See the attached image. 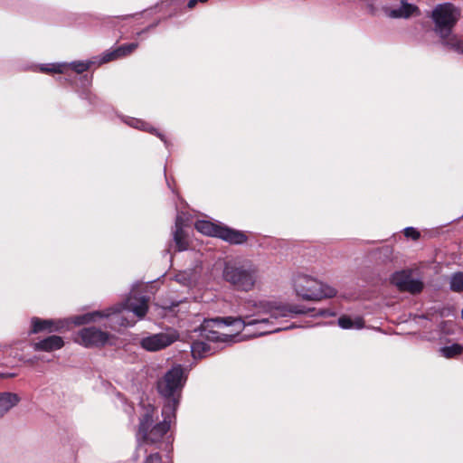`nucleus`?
Here are the masks:
<instances>
[{
  "mask_svg": "<svg viewBox=\"0 0 463 463\" xmlns=\"http://www.w3.org/2000/svg\"><path fill=\"white\" fill-rule=\"evenodd\" d=\"M254 307H257L258 311H260V307H258V305H257V304H254Z\"/></svg>",
  "mask_w": 463,
  "mask_h": 463,
  "instance_id": "obj_33",
  "label": "nucleus"
},
{
  "mask_svg": "<svg viewBox=\"0 0 463 463\" xmlns=\"http://www.w3.org/2000/svg\"><path fill=\"white\" fill-rule=\"evenodd\" d=\"M266 332H260V333H255L254 335H264Z\"/></svg>",
  "mask_w": 463,
  "mask_h": 463,
  "instance_id": "obj_30",
  "label": "nucleus"
},
{
  "mask_svg": "<svg viewBox=\"0 0 463 463\" xmlns=\"http://www.w3.org/2000/svg\"><path fill=\"white\" fill-rule=\"evenodd\" d=\"M450 289H463V272H456L450 279Z\"/></svg>",
  "mask_w": 463,
  "mask_h": 463,
  "instance_id": "obj_23",
  "label": "nucleus"
},
{
  "mask_svg": "<svg viewBox=\"0 0 463 463\" xmlns=\"http://www.w3.org/2000/svg\"><path fill=\"white\" fill-rule=\"evenodd\" d=\"M152 131H155L154 128H151V129H149V132H152Z\"/></svg>",
  "mask_w": 463,
  "mask_h": 463,
  "instance_id": "obj_39",
  "label": "nucleus"
},
{
  "mask_svg": "<svg viewBox=\"0 0 463 463\" xmlns=\"http://www.w3.org/2000/svg\"><path fill=\"white\" fill-rule=\"evenodd\" d=\"M92 64L91 61H73L71 64H52L50 68H43V71L64 73L67 67H71L75 72L80 74L88 71Z\"/></svg>",
  "mask_w": 463,
  "mask_h": 463,
  "instance_id": "obj_14",
  "label": "nucleus"
},
{
  "mask_svg": "<svg viewBox=\"0 0 463 463\" xmlns=\"http://www.w3.org/2000/svg\"><path fill=\"white\" fill-rule=\"evenodd\" d=\"M267 319H261L259 320H249L245 321L242 320L241 317L239 318H232V317H225V318H215L210 321H207L205 323V326H210L211 323L217 326L218 328H222L224 326H233L234 329L232 330L233 333H239L241 330H244L246 326L256 325L258 323L263 324L266 323Z\"/></svg>",
  "mask_w": 463,
  "mask_h": 463,
  "instance_id": "obj_10",
  "label": "nucleus"
},
{
  "mask_svg": "<svg viewBox=\"0 0 463 463\" xmlns=\"http://www.w3.org/2000/svg\"><path fill=\"white\" fill-rule=\"evenodd\" d=\"M338 325L343 329H351V328H362L364 326V321L362 318L358 317L354 321L352 320L348 317H341L338 319Z\"/></svg>",
  "mask_w": 463,
  "mask_h": 463,
  "instance_id": "obj_20",
  "label": "nucleus"
},
{
  "mask_svg": "<svg viewBox=\"0 0 463 463\" xmlns=\"http://www.w3.org/2000/svg\"><path fill=\"white\" fill-rule=\"evenodd\" d=\"M462 318H463V308H462Z\"/></svg>",
  "mask_w": 463,
  "mask_h": 463,
  "instance_id": "obj_41",
  "label": "nucleus"
},
{
  "mask_svg": "<svg viewBox=\"0 0 463 463\" xmlns=\"http://www.w3.org/2000/svg\"><path fill=\"white\" fill-rule=\"evenodd\" d=\"M391 283L398 289H423L424 284L420 279L412 278L411 269L396 271L392 275Z\"/></svg>",
  "mask_w": 463,
  "mask_h": 463,
  "instance_id": "obj_9",
  "label": "nucleus"
},
{
  "mask_svg": "<svg viewBox=\"0 0 463 463\" xmlns=\"http://www.w3.org/2000/svg\"><path fill=\"white\" fill-rule=\"evenodd\" d=\"M64 341L59 335H51L33 345L34 351L53 352L62 348Z\"/></svg>",
  "mask_w": 463,
  "mask_h": 463,
  "instance_id": "obj_13",
  "label": "nucleus"
},
{
  "mask_svg": "<svg viewBox=\"0 0 463 463\" xmlns=\"http://www.w3.org/2000/svg\"><path fill=\"white\" fill-rule=\"evenodd\" d=\"M121 58L119 55V52H118V47L112 51H108L105 53H103L101 57V63H107L112 61H115L117 59Z\"/></svg>",
  "mask_w": 463,
  "mask_h": 463,
  "instance_id": "obj_24",
  "label": "nucleus"
},
{
  "mask_svg": "<svg viewBox=\"0 0 463 463\" xmlns=\"http://www.w3.org/2000/svg\"><path fill=\"white\" fill-rule=\"evenodd\" d=\"M207 350H208V346L203 342H195L192 345V353L194 357L197 355H199V356L202 355Z\"/></svg>",
  "mask_w": 463,
  "mask_h": 463,
  "instance_id": "obj_26",
  "label": "nucleus"
},
{
  "mask_svg": "<svg viewBox=\"0 0 463 463\" xmlns=\"http://www.w3.org/2000/svg\"><path fill=\"white\" fill-rule=\"evenodd\" d=\"M419 7L415 5L402 2L401 7L392 9L390 16L392 18H409L414 14H419Z\"/></svg>",
  "mask_w": 463,
  "mask_h": 463,
  "instance_id": "obj_18",
  "label": "nucleus"
},
{
  "mask_svg": "<svg viewBox=\"0 0 463 463\" xmlns=\"http://www.w3.org/2000/svg\"><path fill=\"white\" fill-rule=\"evenodd\" d=\"M178 338L176 332L159 333L140 340V346L148 352H156L173 344Z\"/></svg>",
  "mask_w": 463,
  "mask_h": 463,
  "instance_id": "obj_8",
  "label": "nucleus"
},
{
  "mask_svg": "<svg viewBox=\"0 0 463 463\" xmlns=\"http://www.w3.org/2000/svg\"><path fill=\"white\" fill-rule=\"evenodd\" d=\"M197 1H198V3H199V2H200V3H206L208 0H197Z\"/></svg>",
  "mask_w": 463,
  "mask_h": 463,
  "instance_id": "obj_34",
  "label": "nucleus"
},
{
  "mask_svg": "<svg viewBox=\"0 0 463 463\" xmlns=\"http://www.w3.org/2000/svg\"><path fill=\"white\" fill-rule=\"evenodd\" d=\"M402 232L407 239L412 240L414 241H419L420 238V232L414 227H407L403 230Z\"/></svg>",
  "mask_w": 463,
  "mask_h": 463,
  "instance_id": "obj_25",
  "label": "nucleus"
},
{
  "mask_svg": "<svg viewBox=\"0 0 463 463\" xmlns=\"http://www.w3.org/2000/svg\"><path fill=\"white\" fill-rule=\"evenodd\" d=\"M434 24V32L443 46L463 54V40L452 32L461 17V10L451 3L437 5L430 15Z\"/></svg>",
  "mask_w": 463,
  "mask_h": 463,
  "instance_id": "obj_2",
  "label": "nucleus"
},
{
  "mask_svg": "<svg viewBox=\"0 0 463 463\" xmlns=\"http://www.w3.org/2000/svg\"><path fill=\"white\" fill-rule=\"evenodd\" d=\"M161 462H162V459L158 453L149 455L145 460V463H161Z\"/></svg>",
  "mask_w": 463,
  "mask_h": 463,
  "instance_id": "obj_27",
  "label": "nucleus"
},
{
  "mask_svg": "<svg viewBox=\"0 0 463 463\" xmlns=\"http://www.w3.org/2000/svg\"><path fill=\"white\" fill-rule=\"evenodd\" d=\"M223 277L234 286L252 287L254 284L253 270L244 266L227 264L223 270Z\"/></svg>",
  "mask_w": 463,
  "mask_h": 463,
  "instance_id": "obj_7",
  "label": "nucleus"
},
{
  "mask_svg": "<svg viewBox=\"0 0 463 463\" xmlns=\"http://www.w3.org/2000/svg\"><path fill=\"white\" fill-rule=\"evenodd\" d=\"M299 279H303V280H307V277H306V276L300 277Z\"/></svg>",
  "mask_w": 463,
  "mask_h": 463,
  "instance_id": "obj_31",
  "label": "nucleus"
},
{
  "mask_svg": "<svg viewBox=\"0 0 463 463\" xmlns=\"http://www.w3.org/2000/svg\"><path fill=\"white\" fill-rule=\"evenodd\" d=\"M14 375H15L14 373H11V374H9L8 376L13 377V376H14Z\"/></svg>",
  "mask_w": 463,
  "mask_h": 463,
  "instance_id": "obj_40",
  "label": "nucleus"
},
{
  "mask_svg": "<svg viewBox=\"0 0 463 463\" xmlns=\"http://www.w3.org/2000/svg\"><path fill=\"white\" fill-rule=\"evenodd\" d=\"M154 408L150 409L144 415L139 424V433L143 439L151 443L158 441L170 429V422L172 418L175 417V412L172 414H163L164 420L156 424L150 430L149 428L153 423Z\"/></svg>",
  "mask_w": 463,
  "mask_h": 463,
  "instance_id": "obj_4",
  "label": "nucleus"
},
{
  "mask_svg": "<svg viewBox=\"0 0 463 463\" xmlns=\"http://www.w3.org/2000/svg\"><path fill=\"white\" fill-rule=\"evenodd\" d=\"M219 239L232 244V245H241L248 241L249 236L245 232L236 230L226 225H222L221 229H219Z\"/></svg>",
  "mask_w": 463,
  "mask_h": 463,
  "instance_id": "obj_11",
  "label": "nucleus"
},
{
  "mask_svg": "<svg viewBox=\"0 0 463 463\" xmlns=\"http://www.w3.org/2000/svg\"><path fill=\"white\" fill-rule=\"evenodd\" d=\"M152 131H155L154 128H151V129H149V132H152Z\"/></svg>",
  "mask_w": 463,
  "mask_h": 463,
  "instance_id": "obj_37",
  "label": "nucleus"
},
{
  "mask_svg": "<svg viewBox=\"0 0 463 463\" xmlns=\"http://www.w3.org/2000/svg\"><path fill=\"white\" fill-rule=\"evenodd\" d=\"M176 280L180 281V282H183V284L184 286H188L189 285L188 283L185 282L186 280H188L187 278H186V274L185 273L178 274L176 276Z\"/></svg>",
  "mask_w": 463,
  "mask_h": 463,
  "instance_id": "obj_28",
  "label": "nucleus"
},
{
  "mask_svg": "<svg viewBox=\"0 0 463 463\" xmlns=\"http://www.w3.org/2000/svg\"><path fill=\"white\" fill-rule=\"evenodd\" d=\"M222 224H216L210 221L199 220L194 223V228L202 234L219 238V232Z\"/></svg>",
  "mask_w": 463,
  "mask_h": 463,
  "instance_id": "obj_16",
  "label": "nucleus"
},
{
  "mask_svg": "<svg viewBox=\"0 0 463 463\" xmlns=\"http://www.w3.org/2000/svg\"><path fill=\"white\" fill-rule=\"evenodd\" d=\"M173 241L175 251H184L189 248V238L187 232L184 230V222L181 217H177L173 232Z\"/></svg>",
  "mask_w": 463,
  "mask_h": 463,
  "instance_id": "obj_12",
  "label": "nucleus"
},
{
  "mask_svg": "<svg viewBox=\"0 0 463 463\" xmlns=\"http://www.w3.org/2000/svg\"><path fill=\"white\" fill-rule=\"evenodd\" d=\"M33 329L32 333H38L43 330H49L50 332L58 331L62 327L61 321H54L51 319L41 320L39 318L32 319Z\"/></svg>",
  "mask_w": 463,
  "mask_h": 463,
  "instance_id": "obj_15",
  "label": "nucleus"
},
{
  "mask_svg": "<svg viewBox=\"0 0 463 463\" xmlns=\"http://www.w3.org/2000/svg\"><path fill=\"white\" fill-rule=\"evenodd\" d=\"M148 310V300L144 297L131 295L126 303L118 307H110L102 311H93L75 316L71 322L75 326L96 323L104 318H110L114 326H133L137 321L142 319Z\"/></svg>",
  "mask_w": 463,
  "mask_h": 463,
  "instance_id": "obj_1",
  "label": "nucleus"
},
{
  "mask_svg": "<svg viewBox=\"0 0 463 463\" xmlns=\"http://www.w3.org/2000/svg\"><path fill=\"white\" fill-rule=\"evenodd\" d=\"M462 351L463 347L458 344H453L440 348V354L446 358H452L459 355Z\"/></svg>",
  "mask_w": 463,
  "mask_h": 463,
  "instance_id": "obj_21",
  "label": "nucleus"
},
{
  "mask_svg": "<svg viewBox=\"0 0 463 463\" xmlns=\"http://www.w3.org/2000/svg\"><path fill=\"white\" fill-rule=\"evenodd\" d=\"M254 307H257L258 311H260V307H258V305H257V304H254Z\"/></svg>",
  "mask_w": 463,
  "mask_h": 463,
  "instance_id": "obj_32",
  "label": "nucleus"
},
{
  "mask_svg": "<svg viewBox=\"0 0 463 463\" xmlns=\"http://www.w3.org/2000/svg\"><path fill=\"white\" fill-rule=\"evenodd\" d=\"M335 296V291H301L298 292V298L311 302H317Z\"/></svg>",
  "mask_w": 463,
  "mask_h": 463,
  "instance_id": "obj_17",
  "label": "nucleus"
},
{
  "mask_svg": "<svg viewBox=\"0 0 463 463\" xmlns=\"http://www.w3.org/2000/svg\"><path fill=\"white\" fill-rule=\"evenodd\" d=\"M221 334H222V335H232V333H231V334L221 333Z\"/></svg>",
  "mask_w": 463,
  "mask_h": 463,
  "instance_id": "obj_35",
  "label": "nucleus"
},
{
  "mask_svg": "<svg viewBox=\"0 0 463 463\" xmlns=\"http://www.w3.org/2000/svg\"><path fill=\"white\" fill-rule=\"evenodd\" d=\"M110 338L109 333L95 326H88L77 332L74 341L86 348H96L107 345Z\"/></svg>",
  "mask_w": 463,
  "mask_h": 463,
  "instance_id": "obj_6",
  "label": "nucleus"
},
{
  "mask_svg": "<svg viewBox=\"0 0 463 463\" xmlns=\"http://www.w3.org/2000/svg\"><path fill=\"white\" fill-rule=\"evenodd\" d=\"M137 47V43H126L118 46V52H119L120 57L123 58L131 54Z\"/></svg>",
  "mask_w": 463,
  "mask_h": 463,
  "instance_id": "obj_22",
  "label": "nucleus"
},
{
  "mask_svg": "<svg viewBox=\"0 0 463 463\" xmlns=\"http://www.w3.org/2000/svg\"><path fill=\"white\" fill-rule=\"evenodd\" d=\"M197 3H198L197 0H189L187 3V7L189 9H194L196 6Z\"/></svg>",
  "mask_w": 463,
  "mask_h": 463,
  "instance_id": "obj_29",
  "label": "nucleus"
},
{
  "mask_svg": "<svg viewBox=\"0 0 463 463\" xmlns=\"http://www.w3.org/2000/svg\"><path fill=\"white\" fill-rule=\"evenodd\" d=\"M152 131H155L154 128H151V129H149V132H152Z\"/></svg>",
  "mask_w": 463,
  "mask_h": 463,
  "instance_id": "obj_38",
  "label": "nucleus"
},
{
  "mask_svg": "<svg viewBox=\"0 0 463 463\" xmlns=\"http://www.w3.org/2000/svg\"><path fill=\"white\" fill-rule=\"evenodd\" d=\"M19 402V397L15 393H0V417L4 416L11 408Z\"/></svg>",
  "mask_w": 463,
  "mask_h": 463,
  "instance_id": "obj_19",
  "label": "nucleus"
},
{
  "mask_svg": "<svg viewBox=\"0 0 463 463\" xmlns=\"http://www.w3.org/2000/svg\"><path fill=\"white\" fill-rule=\"evenodd\" d=\"M212 339L215 340L216 339V335H212L210 336Z\"/></svg>",
  "mask_w": 463,
  "mask_h": 463,
  "instance_id": "obj_36",
  "label": "nucleus"
},
{
  "mask_svg": "<svg viewBox=\"0 0 463 463\" xmlns=\"http://www.w3.org/2000/svg\"><path fill=\"white\" fill-rule=\"evenodd\" d=\"M184 382V369L180 364L173 366L158 380L157 391L166 399L162 414L173 415L175 412Z\"/></svg>",
  "mask_w": 463,
  "mask_h": 463,
  "instance_id": "obj_3",
  "label": "nucleus"
},
{
  "mask_svg": "<svg viewBox=\"0 0 463 463\" xmlns=\"http://www.w3.org/2000/svg\"><path fill=\"white\" fill-rule=\"evenodd\" d=\"M312 310L313 308L305 305L285 304L279 301H260V313L269 314L274 318L307 314Z\"/></svg>",
  "mask_w": 463,
  "mask_h": 463,
  "instance_id": "obj_5",
  "label": "nucleus"
}]
</instances>
